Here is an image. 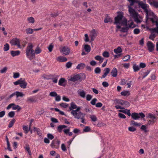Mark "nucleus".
Listing matches in <instances>:
<instances>
[{
	"mask_svg": "<svg viewBox=\"0 0 158 158\" xmlns=\"http://www.w3.org/2000/svg\"><path fill=\"white\" fill-rule=\"evenodd\" d=\"M123 13L122 12H118V15L114 18V24H121L122 26L126 27H122L120 31L122 32H127L129 29L127 27V20L123 15Z\"/></svg>",
	"mask_w": 158,
	"mask_h": 158,
	"instance_id": "f257e3e1",
	"label": "nucleus"
},
{
	"mask_svg": "<svg viewBox=\"0 0 158 158\" xmlns=\"http://www.w3.org/2000/svg\"><path fill=\"white\" fill-rule=\"evenodd\" d=\"M33 46L31 43L28 44L26 50V55L27 58L31 60L35 58V54H38L40 53L42 50L37 46L34 50L33 49Z\"/></svg>",
	"mask_w": 158,
	"mask_h": 158,
	"instance_id": "f03ea898",
	"label": "nucleus"
},
{
	"mask_svg": "<svg viewBox=\"0 0 158 158\" xmlns=\"http://www.w3.org/2000/svg\"><path fill=\"white\" fill-rule=\"evenodd\" d=\"M132 6L129 5L128 8L129 9V11L130 14L134 18L135 20L137 21L139 20L138 17V13L136 12L135 10L131 7Z\"/></svg>",
	"mask_w": 158,
	"mask_h": 158,
	"instance_id": "7ed1b4c3",
	"label": "nucleus"
},
{
	"mask_svg": "<svg viewBox=\"0 0 158 158\" xmlns=\"http://www.w3.org/2000/svg\"><path fill=\"white\" fill-rule=\"evenodd\" d=\"M14 84L15 85H17L19 84L21 88L24 89L26 88L27 83L25 81L24 79H23L22 78H20L18 81L14 82Z\"/></svg>",
	"mask_w": 158,
	"mask_h": 158,
	"instance_id": "20e7f679",
	"label": "nucleus"
},
{
	"mask_svg": "<svg viewBox=\"0 0 158 158\" xmlns=\"http://www.w3.org/2000/svg\"><path fill=\"white\" fill-rule=\"evenodd\" d=\"M132 118L134 120L139 119L140 118H143L145 115L143 113H138L136 112L132 113L131 114Z\"/></svg>",
	"mask_w": 158,
	"mask_h": 158,
	"instance_id": "39448f33",
	"label": "nucleus"
},
{
	"mask_svg": "<svg viewBox=\"0 0 158 158\" xmlns=\"http://www.w3.org/2000/svg\"><path fill=\"white\" fill-rule=\"evenodd\" d=\"M148 17V20L150 19L153 23H155V22H158L157 20V16L152 12H149Z\"/></svg>",
	"mask_w": 158,
	"mask_h": 158,
	"instance_id": "423d86ee",
	"label": "nucleus"
},
{
	"mask_svg": "<svg viewBox=\"0 0 158 158\" xmlns=\"http://www.w3.org/2000/svg\"><path fill=\"white\" fill-rule=\"evenodd\" d=\"M20 40L19 39H18L17 38H15L11 40L10 41V43L12 46L16 45L17 47L19 48H21V46L20 44Z\"/></svg>",
	"mask_w": 158,
	"mask_h": 158,
	"instance_id": "0eeeda50",
	"label": "nucleus"
},
{
	"mask_svg": "<svg viewBox=\"0 0 158 158\" xmlns=\"http://www.w3.org/2000/svg\"><path fill=\"white\" fill-rule=\"evenodd\" d=\"M60 143V141L58 140L57 138H55L52 141L50 145L52 148L58 149L59 147Z\"/></svg>",
	"mask_w": 158,
	"mask_h": 158,
	"instance_id": "6e6552de",
	"label": "nucleus"
},
{
	"mask_svg": "<svg viewBox=\"0 0 158 158\" xmlns=\"http://www.w3.org/2000/svg\"><path fill=\"white\" fill-rule=\"evenodd\" d=\"M60 50L61 52H62L65 55H69L70 52L69 48L67 46L63 47L61 48H60Z\"/></svg>",
	"mask_w": 158,
	"mask_h": 158,
	"instance_id": "1a4fd4ad",
	"label": "nucleus"
},
{
	"mask_svg": "<svg viewBox=\"0 0 158 158\" xmlns=\"http://www.w3.org/2000/svg\"><path fill=\"white\" fill-rule=\"evenodd\" d=\"M148 50L150 52H152L154 50L155 45L151 41H148L147 43Z\"/></svg>",
	"mask_w": 158,
	"mask_h": 158,
	"instance_id": "9d476101",
	"label": "nucleus"
},
{
	"mask_svg": "<svg viewBox=\"0 0 158 158\" xmlns=\"http://www.w3.org/2000/svg\"><path fill=\"white\" fill-rule=\"evenodd\" d=\"M72 115L74 116L75 118H77L78 119L84 118L85 116V114H83L81 112H77L75 114H74Z\"/></svg>",
	"mask_w": 158,
	"mask_h": 158,
	"instance_id": "9b49d317",
	"label": "nucleus"
},
{
	"mask_svg": "<svg viewBox=\"0 0 158 158\" xmlns=\"http://www.w3.org/2000/svg\"><path fill=\"white\" fill-rule=\"evenodd\" d=\"M97 36V34L95 30L94 29L93 30L91 31L90 35L91 41H93Z\"/></svg>",
	"mask_w": 158,
	"mask_h": 158,
	"instance_id": "f8f14e48",
	"label": "nucleus"
},
{
	"mask_svg": "<svg viewBox=\"0 0 158 158\" xmlns=\"http://www.w3.org/2000/svg\"><path fill=\"white\" fill-rule=\"evenodd\" d=\"M81 79V77L79 74H77L74 76L73 77H71L69 80L73 81H75Z\"/></svg>",
	"mask_w": 158,
	"mask_h": 158,
	"instance_id": "ddd939ff",
	"label": "nucleus"
},
{
	"mask_svg": "<svg viewBox=\"0 0 158 158\" xmlns=\"http://www.w3.org/2000/svg\"><path fill=\"white\" fill-rule=\"evenodd\" d=\"M104 22L105 23H108L109 22L112 23L113 22V20L108 15L106 14V17L104 19Z\"/></svg>",
	"mask_w": 158,
	"mask_h": 158,
	"instance_id": "4468645a",
	"label": "nucleus"
},
{
	"mask_svg": "<svg viewBox=\"0 0 158 158\" xmlns=\"http://www.w3.org/2000/svg\"><path fill=\"white\" fill-rule=\"evenodd\" d=\"M111 75L112 77H116L117 76L118 71L115 68H114L112 70L111 72Z\"/></svg>",
	"mask_w": 158,
	"mask_h": 158,
	"instance_id": "2eb2a0df",
	"label": "nucleus"
},
{
	"mask_svg": "<svg viewBox=\"0 0 158 158\" xmlns=\"http://www.w3.org/2000/svg\"><path fill=\"white\" fill-rule=\"evenodd\" d=\"M156 23V26L155 28H151L150 29V30L151 31V33H152L156 32L158 34V22H155Z\"/></svg>",
	"mask_w": 158,
	"mask_h": 158,
	"instance_id": "dca6fc26",
	"label": "nucleus"
},
{
	"mask_svg": "<svg viewBox=\"0 0 158 158\" xmlns=\"http://www.w3.org/2000/svg\"><path fill=\"white\" fill-rule=\"evenodd\" d=\"M57 60L60 62H64L67 61V60L66 57L60 56L57 57Z\"/></svg>",
	"mask_w": 158,
	"mask_h": 158,
	"instance_id": "f3484780",
	"label": "nucleus"
},
{
	"mask_svg": "<svg viewBox=\"0 0 158 158\" xmlns=\"http://www.w3.org/2000/svg\"><path fill=\"white\" fill-rule=\"evenodd\" d=\"M20 52L19 51H11L10 52V54L13 57L18 56L19 55Z\"/></svg>",
	"mask_w": 158,
	"mask_h": 158,
	"instance_id": "a211bd4d",
	"label": "nucleus"
},
{
	"mask_svg": "<svg viewBox=\"0 0 158 158\" xmlns=\"http://www.w3.org/2000/svg\"><path fill=\"white\" fill-rule=\"evenodd\" d=\"M104 71H105V72L104 74L102 76L101 78H105L110 72V69L109 68H107L105 69Z\"/></svg>",
	"mask_w": 158,
	"mask_h": 158,
	"instance_id": "6ab92c4d",
	"label": "nucleus"
},
{
	"mask_svg": "<svg viewBox=\"0 0 158 158\" xmlns=\"http://www.w3.org/2000/svg\"><path fill=\"white\" fill-rule=\"evenodd\" d=\"M120 112L123 113L125 114H127L128 116H130L131 115L130 113V110L125 109V110H119Z\"/></svg>",
	"mask_w": 158,
	"mask_h": 158,
	"instance_id": "aec40b11",
	"label": "nucleus"
},
{
	"mask_svg": "<svg viewBox=\"0 0 158 158\" xmlns=\"http://www.w3.org/2000/svg\"><path fill=\"white\" fill-rule=\"evenodd\" d=\"M148 2L151 5L153 6L156 8H158V2L155 1L152 2L150 0H149Z\"/></svg>",
	"mask_w": 158,
	"mask_h": 158,
	"instance_id": "412c9836",
	"label": "nucleus"
},
{
	"mask_svg": "<svg viewBox=\"0 0 158 158\" xmlns=\"http://www.w3.org/2000/svg\"><path fill=\"white\" fill-rule=\"evenodd\" d=\"M137 3L143 9H145L147 7V5L146 4L143 3L142 2L139 1H137Z\"/></svg>",
	"mask_w": 158,
	"mask_h": 158,
	"instance_id": "4be33fe9",
	"label": "nucleus"
},
{
	"mask_svg": "<svg viewBox=\"0 0 158 158\" xmlns=\"http://www.w3.org/2000/svg\"><path fill=\"white\" fill-rule=\"evenodd\" d=\"M85 64L83 63L79 64L76 67L77 69H82L85 67Z\"/></svg>",
	"mask_w": 158,
	"mask_h": 158,
	"instance_id": "5701e85b",
	"label": "nucleus"
},
{
	"mask_svg": "<svg viewBox=\"0 0 158 158\" xmlns=\"http://www.w3.org/2000/svg\"><path fill=\"white\" fill-rule=\"evenodd\" d=\"M25 149L26 150L30 156L31 155V152L30 150L29 145L28 144H26L25 147H24Z\"/></svg>",
	"mask_w": 158,
	"mask_h": 158,
	"instance_id": "b1692460",
	"label": "nucleus"
},
{
	"mask_svg": "<svg viewBox=\"0 0 158 158\" xmlns=\"http://www.w3.org/2000/svg\"><path fill=\"white\" fill-rule=\"evenodd\" d=\"M84 49L86 52L87 53H89L90 51L91 48L89 45L85 44L84 45Z\"/></svg>",
	"mask_w": 158,
	"mask_h": 158,
	"instance_id": "393cba45",
	"label": "nucleus"
},
{
	"mask_svg": "<svg viewBox=\"0 0 158 158\" xmlns=\"http://www.w3.org/2000/svg\"><path fill=\"white\" fill-rule=\"evenodd\" d=\"M67 127V126L65 125H59L57 127V130L59 132H61L62 131V130L64 128Z\"/></svg>",
	"mask_w": 158,
	"mask_h": 158,
	"instance_id": "a878e982",
	"label": "nucleus"
},
{
	"mask_svg": "<svg viewBox=\"0 0 158 158\" xmlns=\"http://www.w3.org/2000/svg\"><path fill=\"white\" fill-rule=\"evenodd\" d=\"M130 103L128 101L123 100L122 106H123L126 107H128L130 106Z\"/></svg>",
	"mask_w": 158,
	"mask_h": 158,
	"instance_id": "bb28decb",
	"label": "nucleus"
},
{
	"mask_svg": "<svg viewBox=\"0 0 158 158\" xmlns=\"http://www.w3.org/2000/svg\"><path fill=\"white\" fill-rule=\"evenodd\" d=\"M130 125L135 126H139L141 125V124L140 123H138L133 120H131L130 122Z\"/></svg>",
	"mask_w": 158,
	"mask_h": 158,
	"instance_id": "cd10ccee",
	"label": "nucleus"
},
{
	"mask_svg": "<svg viewBox=\"0 0 158 158\" xmlns=\"http://www.w3.org/2000/svg\"><path fill=\"white\" fill-rule=\"evenodd\" d=\"M143 10H144V11L146 13V21H145V23H146V24L147 25L148 24V14H149V12H148V9H147V8H146L145 9H144Z\"/></svg>",
	"mask_w": 158,
	"mask_h": 158,
	"instance_id": "c85d7f7f",
	"label": "nucleus"
},
{
	"mask_svg": "<svg viewBox=\"0 0 158 158\" xmlns=\"http://www.w3.org/2000/svg\"><path fill=\"white\" fill-rule=\"evenodd\" d=\"M114 52L116 54L120 53L122 52V50L120 47H118L117 48L114 49Z\"/></svg>",
	"mask_w": 158,
	"mask_h": 158,
	"instance_id": "c756f323",
	"label": "nucleus"
},
{
	"mask_svg": "<svg viewBox=\"0 0 158 158\" xmlns=\"http://www.w3.org/2000/svg\"><path fill=\"white\" fill-rule=\"evenodd\" d=\"M78 94L79 95L83 98H84L85 97V93L83 91H78Z\"/></svg>",
	"mask_w": 158,
	"mask_h": 158,
	"instance_id": "7c9ffc66",
	"label": "nucleus"
},
{
	"mask_svg": "<svg viewBox=\"0 0 158 158\" xmlns=\"http://www.w3.org/2000/svg\"><path fill=\"white\" fill-rule=\"evenodd\" d=\"M70 105L71 106L69 108L70 110H72L73 109H76L77 108V105L73 102L71 103Z\"/></svg>",
	"mask_w": 158,
	"mask_h": 158,
	"instance_id": "2f4dec72",
	"label": "nucleus"
},
{
	"mask_svg": "<svg viewBox=\"0 0 158 158\" xmlns=\"http://www.w3.org/2000/svg\"><path fill=\"white\" fill-rule=\"evenodd\" d=\"M34 30V29L30 28L26 29V32L27 34H32Z\"/></svg>",
	"mask_w": 158,
	"mask_h": 158,
	"instance_id": "473e14b6",
	"label": "nucleus"
},
{
	"mask_svg": "<svg viewBox=\"0 0 158 158\" xmlns=\"http://www.w3.org/2000/svg\"><path fill=\"white\" fill-rule=\"evenodd\" d=\"M133 69L134 72H136L139 70L140 68L138 65H136V64H135L133 65Z\"/></svg>",
	"mask_w": 158,
	"mask_h": 158,
	"instance_id": "72a5a7b5",
	"label": "nucleus"
},
{
	"mask_svg": "<svg viewBox=\"0 0 158 158\" xmlns=\"http://www.w3.org/2000/svg\"><path fill=\"white\" fill-rule=\"evenodd\" d=\"M130 93L129 91H124L121 92V94L123 96H126V95L129 96L130 95Z\"/></svg>",
	"mask_w": 158,
	"mask_h": 158,
	"instance_id": "f704fd0d",
	"label": "nucleus"
},
{
	"mask_svg": "<svg viewBox=\"0 0 158 158\" xmlns=\"http://www.w3.org/2000/svg\"><path fill=\"white\" fill-rule=\"evenodd\" d=\"M27 20L29 23H33L35 22V19L32 17H28Z\"/></svg>",
	"mask_w": 158,
	"mask_h": 158,
	"instance_id": "c9c22d12",
	"label": "nucleus"
},
{
	"mask_svg": "<svg viewBox=\"0 0 158 158\" xmlns=\"http://www.w3.org/2000/svg\"><path fill=\"white\" fill-rule=\"evenodd\" d=\"M69 129H64L63 130L64 132V133L65 134H68L69 136H71L73 135V133L71 132H69Z\"/></svg>",
	"mask_w": 158,
	"mask_h": 158,
	"instance_id": "e433bc0d",
	"label": "nucleus"
},
{
	"mask_svg": "<svg viewBox=\"0 0 158 158\" xmlns=\"http://www.w3.org/2000/svg\"><path fill=\"white\" fill-rule=\"evenodd\" d=\"M23 129L25 133L27 134L30 129L28 128L27 126H23Z\"/></svg>",
	"mask_w": 158,
	"mask_h": 158,
	"instance_id": "4c0bfd02",
	"label": "nucleus"
},
{
	"mask_svg": "<svg viewBox=\"0 0 158 158\" xmlns=\"http://www.w3.org/2000/svg\"><path fill=\"white\" fill-rule=\"evenodd\" d=\"M65 81V80L64 78H60L59 81V85H62V84Z\"/></svg>",
	"mask_w": 158,
	"mask_h": 158,
	"instance_id": "58836bf2",
	"label": "nucleus"
},
{
	"mask_svg": "<svg viewBox=\"0 0 158 158\" xmlns=\"http://www.w3.org/2000/svg\"><path fill=\"white\" fill-rule=\"evenodd\" d=\"M90 118L92 121L95 122L97 120V118L95 115H91Z\"/></svg>",
	"mask_w": 158,
	"mask_h": 158,
	"instance_id": "ea45409f",
	"label": "nucleus"
},
{
	"mask_svg": "<svg viewBox=\"0 0 158 158\" xmlns=\"http://www.w3.org/2000/svg\"><path fill=\"white\" fill-rule=\"evenodd\" d=\"M15 93L17 97H23L24 96V94L22 92L16 91Z\"/></svg>",
	"mask_w": 158,
	"mask_h": 158,
	"instance_id": "a19ab883",
	"label": "nucleus"
},
{
	"mask_svg": "<svg viewBox=\"0 0 158 158\" xmlns=\"http://www.w3.org/2000/svg\"><path fill=\"white\" fill-rule=\"evenodd\" d=\"M12 109L13 110H16L17 109V111H19L21 109V107L19 105H16L15 104V105L13 106Z\"/></svg>",
	"mask_w": 158,
	"mask_h": 158,
	"instance_id": "79ce46f5",
	"label": "nucleus"
},
{
	"mask_svg": "<svg viewBox=\"0 0 158 158\" xmlns=\"http://www.w3.org/2000/svg\"><path fill=\"white\" fill-rule=\"evenodd\" d=\"M147 127L146 126L144 125H142L140 129L143 131H144V132L146 133L148 131L147 130Z\"/></svg>",
	"mask_w": 158,
	"mask_h": 158,
	"instance_id": "37998d69",
	"label": "nucleus"
},
{
	"mask_svg": "<svg viewBox=\"0 0 158 158\" xmlns=\"http://www.w3.org/2000/svg\"><path fill=\"white\" fill-rule=\"evenodd\" d=\"M9 46L8 44L6 43L4 45L3 48V50L5 51H6L8 50L9 49Z\"/></svg>",
	"mask_w": 158,
	"mask_h": 158,
	"instance_id": "c03bdc74",
	"label": "nucleus"
},
{
	"mask_svg": "<svg viewBox=\"0 0 158 158\" xmlns=\"http://www.w3.org/2000/svg\"><path fill=\"white\" fill-rule=\"evenodd\" d=\"M148 117L149 118H151L153 120L156 118V116L155 114L150 113L148 114Z\"/></svg>",
	"mask_w": 158,
	"mask_h": 158,
	"instance_id": "a18cd8bd",
	"label": "nucleus"
},
{
	"mask_svg": "<svg viewBox=\"0 0 158 158\" xmlns=\"http://www.w3.org/2000/svg\"><path fill=\"white\" fill-rule=\"evenodd\" d=\"M77 109L75 110H73L71 112L72 114H75L76 113L78 112L81 109V108L80 107H78L76 108Z\"/></svg>",
	"mask_w": 158,
	"mask_h": 158,
	"instance_id": "49530a36",
	"label": "nucleus"
},
{
	"mask_svg": "<svg viewBox=\"0 0 158 158\" xmlns=\"http://www.w3.org/2000/svg\"><path fill=\"white\" fill-rule=\"evenodd\" d=\"M130 3V4L129 5L130 6H133L135 2L137 3V1H137V0H127Z\"/></svg>",
	"mask_w": 158,
	"mask_h": 158,
	"instance_id": "de8ad7c7",
	"label": "nucleus"
},
{
	"mask_svg": "<svg viewBox=\"0 0 158 158\" xmlns=\"http://www.w3.org/2000/svg\"><path fill=\"white\" fill-rule=\"evenodd\" d=\"M102 56L105 57L107 58L109 56V53L107 51H105L103 53Z\"/></svg>",
	"mask_w": 158,
	"mask_h": 158,
	"instance_id": "09e8293b",
	"label": "nucleus"
},
{
	"mask_svg": "<svg viewBox=\"0 0 158 158\" xmlns=\"http://www.w3.org/2000/svg\"><path fill=\"white\" fill-rule=\"evenodd\" d=\"M15 119H13L10 122L9 124L8 125V127L9 128H10L12 127L14 124L15 123Z\"/></svg>",
	"mask_w": 158,
	"mask_h": 158,
	"instance_id": "8fccbe9b",
	"label": "nucleus"
},
{
	"mask_svg": "<svg viewBox=\"0 0 158 158\" xmlns=\"http://www.w3.org/2000/svg\"><path fill=\"white\" fill-rule=\"evenodd\" d=\"M27 101L28 102L31 103L35 102V101L34 99L33 98H27Z\"/></svg>",
	"mask_w": 158,
	"mask_h": 158,
	"instance_id": "3c124183",
	"label": "nucleus"
},
{
	"mask_svg": "<svg viewBox=\"0 0 158 158\" xmlns=\"http://www.w3.org/2000/svg\"><path fill=\"white\" fill-rule=\"evenodd\" d=\"M15 115V113L14 111H11L8 114V116L11 118L14 117Z\"/></svg>",
	"mask_w": 158,
	"mask_h": 158,
	"instance_id": "603ef678",
	"label": "nucleus"
},
{
	"mask_svg": "<svg viewBox=\"0 0 158 158\" xmlns=\"http://www.w3.org/2000/svg\"><path fill=\"white\" fill-rule=\"evenodd\" d=\"M101 70L99 67H97L94 70V72L95 73L98 74L100 73Z\"/></svg>",
	"mask_w": 158,
	"mask_h": 158,
	"instance_id": "864d4df0",
	"label": "nucleus"
},
{
	"mask_svg": "<svg viewBox=\"0 0 158 158\" xmlns=\"http://www.w3.org/2000/svg\"><path fill=\"white\" fill-rule=\"evenodd\" d=\"M130 58V56L129 55H127L123 58L124 61H126L128 60Z\"/></svg>",
	"mask_w": 158,
	"mask_h": 158,
	"instance_id": "5fc2aeb1",
	"label": "nucleus"
},
{
	"mask_svg": "<svg viewBox=\"0 0 158 158\" xmlns=\"http://www.w3.org/2000/svg\"><path fill=\"white\" fill-rule=\"evenodd\" d=\"M53 46H54L52 43H51L49 45L48 47L49 52H51L52 51L53 48Z\"/></svg>",
	"mask_w": 158,
	"mask_h": 158,
	"instance_id": "6e6d98bb",
	"label": "nucleus"
},
{
	"mask_svg": "<svg viewBox=\"0 0 158 158\" xmlns=\"http://www.w3.org/2000/svg\"><path fill=\"white\" fill-rule=\"evenodd\" d=\"M7 69V68L6 67H5L3 68L0 71V73H5Z\"/></svg>",
	"mask_w": 158,
	"mask_h": 158,
	"instance_id": "4d7b16f0",
	"label": "nucleus"
},
{
	"mask_svg": "<svg viewBox=\"0 0 158 158\" xmlns=\"http://www.w3.org/2000/svg\"><path fill=\"white\" fill-rule=\"evenodd\" d=\"M60 106L61 107H62L64 108H66L69 106L68 104L64 103H62L60 104Z\"/></svg>",
	"mask_w": 158,
	"mask_h": 158,
	"instance_id": "13d9d810",
	"label": "nucleus"
},
{
	"mask_svg": "<svg viewBox=\"0 0 158 158\" xmlns=\"http://www.w3.org/2000/svg\"><path fill=\"white\" fill-rule=\"evenodd\" d=\"M115 102L117 104H120L122 105V102H123V100L120 99V100H115Z\"/></svg>",
	"mask_w": 158,
	"mask_h": 158,
	"instance_id": "bf43d9fd",
	"label": "nucleus"
},
{
	"mask_svg": "<svg viewBox=\"0 0 158 158\" xmlns=\"http://www.w3.org/2000/svg\"><path fill=\"white\" fill-rule=\"evenodd\" d=\"M72 64L71 62H68L66 64V67L67 68H69L71 67Z\"/></svg>",
	"mask_w": 158,
	"mask_h": 158,
	"instance_id": "052dcab7",
	"label": "nucleus"
},
{
	"mask_svg": "<svg viewBox=\"0 0 158 158\" xmlns=\"http://www.w3.org/2000/svg\"><path fill=\"white\" fill-rule=\"evenodd\" d=\"M57 93L55 91L52 92L50 93L49 95L51 97H55L57 95Z\"/></svg>",
	"mask_w": 158,
	"mask_h": 158,
	"instance_id": "680f3d73",
	"label": "nucleus"
},
{
	"mask_svg": "<svg viewBox=\"0 0 158 158\" xmlns=\"http://www.w3.org/2000/svg\"><path fill=\"white\" fill-rule=\"evenodd\" d=\"M155 37V35L154 34L151 33L150 36H149V39L152 40H154V39Z\"/></svg>",
	"mask_w": 158,
	"mask_h": 158,
	"instance_id": "e2e57ef3",
	"label": "nucleus"
},
{
	"mask_svg": "<svg viewBox=\"0 0 158 158\" xmlns=\"http://www.w3.org/2000/svg\"><path fill=\"white\" fill-rule=\"evenodd\" d=\"M128 129L129 131L131 132H134L136 130V129L135 128L132 127H129Z\"/></svg>",
	"mask_w": 158,
	"mask_h": 158,
	"instance_id": "0e129e2a",
	"label": "nucleus"
},
{
	"mask_svg": "<svg viewBox=\"0 0 158 158\" xmlns=\"http://www.w3.org/2000/svg\"><path fill=\"white\" fill-rule=\"evenodd\" d=\"M150 71L147 70V71L143 73V78H145L149 73Z\"/></svg>",
	"mask_w": 158,
	"mask_h": 158,
	"instance_id": "69168bd1",
	"label": "nucleus"
},
{
	"mask_svg": "<svg viewBox=\"0 0 158 158\" xmlns=\"http://www.w3.org/2000/svg\"><path fill=\"white\" fill-rule=\"evenodd\" d=\"M47 137L49 139L52 140L53 139L54 137L52 135V134L48 133L47 134Z\"/></svg>",
	"mask_w": 158,
	"mask_h": 158,
	"instance_id": "338daca9",
	"label": "nucleus"
},
{
	"mask_svg": "<svg viewBox=\"0 0 158 158\" xmlns=\"http://www.w3.org/2000/svg\"><path fill=\"white\" fill-rule=\"evenodd\" d=\"M90 130V128L89 127L86 126L85 128L83 130V131L85 132H87L89 131Z\"/></svg>",
	"mask_w": 158,
	"mask_h": 158,
	"instance_id": "774afa93",
	"label": "nucleus"
}]
</instances>
